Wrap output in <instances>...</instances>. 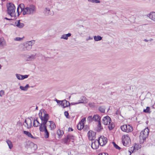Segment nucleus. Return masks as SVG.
<instances>
[{
	"instance_id": "8",
	"label": "nucleus",
	"mask_w": 155,
	"mask_h": 155,
	"mask_svg": "<svg viewBox=\"0 0 155 155\" xmlns=\"http://www.w3.org/2000/svg\"><path fill=\"white\" fill-rule=\"evenodd\" d=\"M107 138L104 136H101L97 140L99 144L101 146L105 145L107 142Z\"/></svg>"
},
{
	"instance_id": "15",
	"label": "nucleus",
	"mask_w": 155,
	"mask_h": 155,
	"mask_svg": "<svg viewBox=\"0 0 155 155\" xmlns=\"http://www.w3.org/2000/svg\"><path fill=\"white\" fill-rule=\"evenodd\" d=\"M101 117L98 114L94 115L93 117V121L95 122L101 121Z\"/></svg>"
},
{
	"instance_id": "24",
	"label": "nucleus",
	"mask_w": 155,
	"mask_h": 155,
	"mask_svg": "<svg viewBox=\"0 0 155 155\" xmlns=\"http://www.w3.org/2000/svg\"><path fill=\"white\" fill-rule=\"evenodd\" d=\"M57 133L58 136V138H60L63 135L64 133V132L62 130H58Z\"/></svg>"
},
{
	"instance_id": "32",
	"label": "nucleus",
	"mask_w": 155,
	"mask_h": 155,
	"mask_svg": "<svg viewBox=\"0 0 155 155\" xmlns=\"http://www.w3.org/2000/svg\"><path fill=\"white\" fill-rule=\"evenodd\" d=\"M98 127V129L97 130L98 131H99L103 129V127L101 125V121H99V123H98V125L97 126Z\"/></svg>"
},
{
	"instance_id": "29",
	"label": "nucleus",
	"mask_w": 155,
	"mask_h": 155,
	"mask_svg": "<svg viewBox=\"0 0 155 155\" xmlns=\"http://www.w3.org/2000/svg\"><path fill=\"white\" fill-rule=\"evenodd\" d=\"M108 124L109 125L108 128L110 130H112L114 127V125L113 123L110 122Z\"/></svg>"
},
{
	"instance_id": "56",
	"label": "nucleus",
	"mask_w": 155,
	"mask_h": 155,
	"mask_svg": "<svg viewBox=\"0 0 155 155\" xmlns=\"http://www.w3.org/2000/svg\"><path fill=\"white\" fill-rule=\"evenodd\" d=\"M98 155H102V153H101V154H99Z\"/></svg>"
},
{
	"instance_id": "16",
	"label": "nucleus",
	"mask_w": 155,
	"mask_h": 155,
	"mask_svg": "<svg viewBox=\"0 0 155 155\" xmlns=\"http://www.w3.org/2000/svg\"><path fill=\"white\" fill-rule=\"evenodd\" d=\"M147 16L152 20L155 21V12H150L147 15Z\"/></svg>"
},
{
	"instance_id": "31",
	"label": "nucleus",
	"mask_w": 155,
	"mask_h": 155,
	"mask_svg": "<svg viewBox=\"0 0 155 155\" xmlns=\"http://www.w3.org/2000/svg\"><path fill=\"white\" fill-rule=\"evenodd\" d=\"M99 110L101 113H104L105 111V107L103 106H100L98 108Z\"/></svg>"
},
{
	"instance_id": "18",
	"label": "nucleus",
	"mask_w": 155,
	"mask_h": 155,
	"mask_svg": "<svg viewBox=\"0 0 155 155\" xmlns=\"http://www.w3.org/2000/svg\"><path fill=\"white\" fill-rule=\"evenodd\" d=\"M6 43L3 37L0 38V46L3 47L6 46Z\"/></svg>"
},
{
	"instance_id": "40",
	"label": "nucleus",
	"mask_w": 155,
	"mask_h": 155,
	"mask_svg": "<svg viewBox=\"0 0 155 155\" xmlns=\"http://www.w3.org/2000/svg\"><path fill=\"white\" fill-rule=\"evenodd\" d=\"M64 115L66 116L67 118H69V113L68 111H65L64 112Z\"/></svg>"
},
{
	"instance_id": "48",
	"label": "nucleus",
	"mask_w": 155,
	"mask_h": 155,
	"mask_svg": "<svg viewBox=\"0 0 155 155\" xmlns=\"http://www.w3.org/2000/svg\"><path fill=\"white\" fill-rule=\"evenodd\" d=\"M120 114V112L119 111V110H117L116 111V114H117V115H119V114Z\"/></svg>"
},
{
	"instance_id": "17",
	"label": "nucleus",
	"mask_w": 155,
	"mask_h": 155,
	"mask_svg": "<svg viewBox=\"0 0 155 155\" xmlns=\"http://www.w3.org/2000/svg\"><path fill=\"white\" fill-rule=\"evenodd\" d=\"M50 123L49 126L51 130H53L56 127L54 122L52 121H48Z\"/></svg>"
},
{
	"instance_id": "41",
	"label": "nucleus",
	"mask_w": 155,
	"mask_h": 155,
	"mask_svg": "<svg viewBox=\"0 0 155 155\" xmlns=\"http://www.w3.org/2000/svg\"><path fill=\"white\" fill-rule=\"evenodd\" d=\"M89 105L90 107H94V103L93 102H91L89 103Z\"/></svg>"
},
{
	"instance_id": "36",
	"label": "nucleus",
	"mask_w": 155,
	"mask_h": 155,
	"mask_svg": "<svg viewBox=\"0 0 155 155\" xmlns=\"http://www.w3.org/2000/svg\"><path fill=\"white\" fill-rule=\"evenodd\" d=\"M113 144L114 147L116 149H118L119 150H120L121 149V148L118 145H117L114 142H113Z\"/></svg>"
},
{
	"instance_id": "39",
	"label": "nucleus",
	"mask_w": 155,
	"mask_h": 155,
	"mask_svg": "<svg viewBox=\"0 0 155 155\" xmlns=\"http://www.w3.org/2000/svg\"><path fill=\"white\" fill-rule=\"evenodd\" d=\"M150 107H147L146 109H144L143 111L145 113H150Z\"/></svg>"
},
{
	"instance_id": "26",
	"label": "nucleus",
	"mask_w": 155,
	"mask_h": 155,
	"mask_svg": "<svg viewBox=\"0 0 155 155\" xmlns=\"http://www.w3.org/2000/svg\"><path fill=\"white\" fill-rule=\"evenodd\" d=\"M23 133L29 137L33 139H35V137L32 135L28 131H24Z\"/></svg>"
},
{
	"instance_id": "33",
	"label": "nucleus",
	"mask_w": 155,
	"mask_h": 155,
	"mask_svg": "<svg viewBox=\"0 0 155 155\" xmlns=\"http://www.w3.org/2000/svg\"><path fill=\"white\" fill-rule=\"evenodd\" d=\"M35 58V55H32L31 56H29L28 58V59L27 60V61L29 60H34Z\"/></svg>"
},
{
	"instance_id": "6",
	"label": "nucleus",
	"mask_w": 155,
	"mask_h": 155,
	"mask_svg": "<svg viewBox=\"0 0 155 155\" xmlns=\"http://www.w3.org/2000/svg\"><path fill=\"white\" fill-rule=\"evenodd\" d=\"M35 41L34 40L27 41L24 45V50H29L32 48V45L35 43Z\"/></svg>"
},
{
	"instance_id": "2",
	"label": "nucleus",
	"mask_w": 155,
	"mask_h": 155,
	"mask_svg": "<svg viewBox=\"0 0 155 155\" xmlns=\"http://www.w3.org/2000/svg\"><path fill=\"white\" fill-rule=\"evenodd\" d=\"M21 9V12L23 15H33L36 12V8L35 5L33 4H30L27 6L25 7L23 4H21L18 6L17 9V12L18 16L19 14V8Z\"/></svg>"
},
{
	"instance_id": "22",
	"label": "nucleus",
	"mask_w": 155,
	"mask_h": 155,
	"mask_svg": "<svg viewBox=\"0 0 155 155\" xmlns=\"http://www.w3.org/2000/svg\"><path fill=\"white\" fill-rule=\"evenodd\" d=\"M41 124H40L39 123L38 120V118H36V119L34 120L33 125L34 127H37L38 126H40Z\"/></svg>"
},
{
	"instance_id": "53",
	"label": "nucleus",
	"mask_w": 155,
	"mask_h": 155,
	"mask_svg": "<svg viewBox=\"0 0 155 155\" xmlns=\"http://www.w3.org/2000/svg\"><path fill=\"white\" fill-rule=\"evenodd\" d=\"M131 148L132 149H133V150H132L131 151H132V152H133V151H134V147H132Z\"/></svg>"
},
{
	"instance_id": "42",
	"label": "nucleus",
	"mask_w": 155,
	"mask_h": 155,
	"mask_svg": "<svg viewBox=\"0 0 155 155\" xmlns=\"http://www.w3.org/2000/svg\"><path fill=\"white\" fill-rule=\"evenodd\" d=\"M23 38L16 37L14 39V40L16 41H21L22 40Z\"/></svg>"
},
{
	"instance_id": "44",
	"label": "nucleus",
	"mask_w": 155,
	"mask_h": 155,
	"mask_svg": "<svg viewBox=\"0 0 155 155\" xmlns=\"http://www.w3.org/2000/svg\"><path fill=\"white\" fill-rule=\"evenodd\" d=\"M55 101L57 102V103L58 104H59L61 105V104L62 103V101H59V100H58L57 99H56Z\"/></svg>"
},
{
	"instance_id": "38",
	"label": "nucleus",
	"mask_w": 155,
	"mask_h": 155,
	"mask_svg": "<svg viewBox=\"0 0 155 155\" xmlns=\"http://www.w3.org/2000/svg\"><path fill=\"white\" fill-rule=\"evenodd\" d=\"M15 75L18 79L22 80V75L18 74H16Z\"/></svg>"
},
{
	"instance_id": "12",
	"label": "nucleus",
	"mask_w": 155,
	"mask_h": 155,
	"mask_svg": "<svg viewBox=\"0 0 155 155\" xmlns=\"http://www.w3.org/2000/svg\"><path fill=\"white\" fill-rule=\"evenodd\" d=\"M91 144V147L94 149H96L98 147L99 144L97 140H93Z\"/></svg>"
},
{
	"instance_id": "50",
	"label": "nucleus",
	"mask_w": 155,
	"mask_h": 155,
	"mask_svg": "<svg viewBox=\"0 0 155 155\" xmlns=\"http://www.w3.org/2000/svg\"><path fill=\"white\" fill-rule=\"evenodd\" d=\"M5 19L7 20H12L13 19H11V18H5Z\"/></svg>"
},
{
	"instance_id": "19",
	"label": "nucleus",
	"mask_w": 155,
	"mask_h": 155,
	"mask_svg": "<svg viewBox=\"0 0 155 155\" xmlns=\"http://www.w3.org/2000/svg\"><path fill=\"white\" fill-rule=\"evenodd\" d=\"M20 20H18L15 22V24L16 25L18 28H21L24 26V24L20 22Z\"/></svg>"
},
{
	"instance_id": "14",
	"label": "nucleus",
	"mask_w": 155,
	"mask_h": 155,
	"mask_svg": "<svg viewBox=\"0 0 155 155\" xmlns=\"http://www.w3.org/2000/svg\"><path fill=\"white\" fill-rule=\"evenodd\" d=\"M73 137V136L72 135H68L66 138L64 139L63 142L65 144H67L69 142L70 139H72V137Z\"/></svg>"
},
{
	"instance_id": "4",
	"label": "nucleus",
	"mask_w": 155,
	"mask_h": 155,
	"mask_svg": "<svg viewBox=\"0 0 155 155\" xmlns=\"http://www.w3.org/2000/svg\"><path fill=\"white\" fill-rule=\"evenodd\" d=\"M149 129L147 128L145 129L143 131H142L140 133L139 136L140 142V143H143L146 140L149 134Z\"/></svg>"
},
{
	"instance_id": "28",
	"label": "nucleus",
	"mask_w": 155,
	"mask_h": 155,
	"mask_svg": "<svg viewBox=\"0 0 155 155\" xmlns=\"http://www.w3.org/2000/svg\"><path fill=\"white\" fill-rule=\"evenodd\" d=\"M94 39L95 41H98L101 40L102 37L99 35L95 36L94 37Z\"/></svg>"
},
{
	"instance_id": "60",
	"label": "nucleus",
	"mask_w": 155,
	"mask_h": 155,
	"mask_svg": "<svg viewBox=\"0 0 155 155\" xmlns=\"http://www.w3.org/2000/svg\"><path fill=\"white\" fill-rule=\"evenodd\" d=\"M30 122H31V120H30Z\"/></svg>"
},
{
	"instance_id": "58",
	"label": "nucleus",
	"mask_w": 155,
	"mask_h": 155,
	"mask_svg": "<svg viewBox=\"0 0 155 155\" xmlns=\"http://www.w3.org/2000/svg\"><path fill=\"white\" fill-rule=\"evenodd\" d=\"M38 109V107H36V109Z\"/></svg>"
},
{
	"instance_id": "7",
	"label": "nucleus",
	"mask_w": 155,
	"mask_h": 155,
	"mask_svg": "<svg viewBox=\"0 0 155 155\" xmlns=\"http://www.w3.org/2000/svg\"><path fill=\"white\" fill-rule=\"evenodd\" d=\"M25 147L27 149H30L32 152H34L37 148V145L32 142L28 143Z\"/></svg>"
},
{
	"instance_id": "27",
	"label": "nucleus",
	"mask_w": 155,
	"mask_h": 155,
	"mask_svg": "<svg viewBox=\"0 0 155 155\" xmlns=\"http://www.w3.org/2000/svg\"><path fill=\"white\" fill-rule=\"evenodd\" d=\"M29 87V85L28 84H27L26 85L25 87H23L22 86H20V88L22 90L24 91H26L28 88Z\"/></svg>"
},
{
	"instance_id": "23",
	"label": "nucleus",
	"mask_w": 155,
	"mask_h": 155,
	"mask_svg": "<svg viewBox=\"0 0 155 155\" xmlns=\"http://www.w3.org/2000/svg\"><path fill=\"white\" fill-rule=\"evenodd\" d=\"M45 13L46 15H52L53 14V12H51L50 10L48 8H46L45 10Z\"/></svg>"
},
{
	"instance_id": "59",
	"label": "nucleus",
	"mask_w": 155,
	"mask_h": 155,
	"mask_svg": "<svg viewBox=\"0 0 155 155\" xmlns=\"http://www.w3.org/2000/svg\"><path fill=\"white\" fill-rule=\"evenodd\" d=\"M129 152H130V153H131V152L129 150Z\"/></svg>"
},
{
	"instance_id": "25",
	"label": "nucleus",
	"mask_w": 155,
	"mask_h": 155,
	"mask_svg": "<svg viewBox=\"0 0 155 155\" xmlns=\"http://www.w3.org/2000/svg\"><path fill=\"white\" fill-rule=\"evenodd\" d=\"M84 127V124H82L81 123L79 122L77 125V128L79 130H81Z\"/></svg>"
},
{
	"instance_id": "3",
	"label": "nucleus",
	"mask_w": 155,
	"mask_h": 155,
	"mask_svg": "<svg viewBox=\"0 0 155 155\" xmlns=\"http://www.w3.org/2000/svg\"><path fill=\"white\" fill-rule=\"evenodd\" d=\"M7 12L8 14L10 15L13 18H15L16 17L15 14V7L14 4L9 3L7 5Z\"/></svg>"
},
{
	"instance_id": "13",
	"label": "nucleus",
	"mask_w": 155,
	"mask_h": 155,
	"mask_svg": "<svg viewBox=\"0 0 155 155\" xmlns=\"http://www.w3.org/2000/svg\"><path fill=\"white\" fill-rule=\"evenodd\" d=\"M61 106H63L64 108L70 106V103L69 101L66 100H64L62 101V103Z\"/></svg>"
},
{
	"instance_id": "30",
	"label": "nucleus",
	"mask_w": 155,
	"mask_h": 155,
	"mask_svg": "<svg viewBox=\"0 0 155 155\" xmlns=\"http://www.w3.org/2000/svg\"><path fill=\"white\" fill-rule=\"evenodd\" d=\"M6 143H7L9 148L10 149H12L13 147V145L12 142L9 140H7L6 141Z\"/></svg>"
},
{
	"instance_id": "54",
	"label": "nucleus",
	"mask_w": 155,
	"mask_h": 155,
	"mask_svg": "<svg viewBox=\"0 0 155 155\" xmlns=\"http://www.w3.org/2000/svg\"><path fill=\"white\" fill-rule=\"evenodd\" d=\"M153 40V39L152 38L150 39L149 40V41H151Z\"/></svg>"
},
{
	"instance_id": "51",
	"label": "nucleus",
	"mask_w": 155,
	"mask_h": 155,
	"mask_svg": "<svg viewBox=\"0 0 155 155\" xmlns=\"http://www.w3.org/2000/svg\"><path fill=\"white\" fill-rule=\"evenodd\" d=\"M102 155H108V153H102Z\"/></svg>"
},
{
	"instance_id": "9",
	"label": "nucleus",
	"mask_w": 155,
	"mask_h": 155,
	"mask_svg": "<svg viewBox=\"0 0 155 155\" xmlns=\"http://www.w3.org/2000/svg\"><path fill=\"white\" fill-rule=\"evenodd\" d=\"M103 123L104 125H107L109 123L111 122L110 117L108 116L104 117L102 119Z\"/></svg>"
},
{
	"instance_id": "55",
	"label": "nucleus",
	"mask_w": 155,
	"mask_h": 155,
	"mask_svg": "<svg viewBox=\"0 0 155 155\" xmlns=\"http://www.w3.org/2000/svg\"><path fill=\"white\" fill-rule=\"evenodd\" d=\"M25 123H26V120H25Z\"/></svg>"
},
{
	"instance_id": "11",
	"label": "nucleus",
	"mask_w": 155,
	"mask_h": 155,
	"mask_svg": "<svg viewBox=\"0 0 155 155\" xmlns=\"http://www.w3.org/2000/svg\"><path fill=\"white\" fill-rule=\"evenodd\" d=\"M95 134L96 133L91 130H90L87 133L88 137L89 139L92 141L94 140V139H93V138L95 137L94 136H95Z\"/></svg>"
},
{
	"instance_id": "57",
	"label": "nucleus",
	"mask_w": 155,
	"mask_h": 155,
	"mask_svg": "<svg viewBox=\"0 0 155 155\" xmlns=\"http://www.w3.org/2000/svg\"><path fill=\"white\" fill-rule=\"evenodd\" d=\"M1 65L0 64V69H1Z\"/></svg>"
},
{
	"instance_id": "49",
	"label": "nucleus",
	"mask_w": 155,
	"mask_h": 155,
	"mask_svg": "<svg viewBox=\"0 0 155 155\" xmlns=\"http://www.w3.org/2000/svg\"><path fill=\"white\" fill-rule=\"evenodd\" d=\"M69 131H72L73 130L72 128L69 127L68 128Z\"/></svg>"
},
{
	"instance_id": "46",
	"label": "nucleus",
	"mask_w": 155,
	"mask_h": 155,
	"mask_svg": "<svg viewBox=\"0 0 155 155\" xmlns=\"http://www.w3.org/2000/svg\"><path fill=\"white\" fill-rule=\"evenodd\" d=\"M4 94V91L3 90H1L0 91V96H2Z\"/></svg>"
},
{
	"instance_id": "62",
	"label": "nucleus",
	"mask_w": 155,
	"mask_h": 155,
	"mask_svg": "<svg viewBox=\"0 0 155 155\" xmlns=\"http://www.w3.org/2000/svg\"><path fill=\"white\" fill-rule=\"evenodd\" d=\"M2 1H4V0H2Z\"/></svg>"
},
{
	"instance_id": "43",
	"label": "nucleus",
	"mask_w": 155,
	"mask_h": 155,
	"mask_svg": "<svg viewBox=\"0 0 155 155\" xmlns=\"http://www.w3.org/2000/svg\"><path fill=\"white\" fill-rule=\"evenodd\" d=\"M29 75H22V80H23L24 79L28 77Z\"/></svg>"
},
{
	"instance_id": "10",
	"label": "nucleus",
	"mask_w": 155,
	"mask_h": 155,
	"mask_svg": "<svg viewBox=\"0 0 155 155\" xmlns=\"http://www.w3.org/2000/svg\"><path fill=\"white\" fill-rule=\"evenodd\" d=\"M87 100L86 97L84 96L81 97L80 100L78 101V102L76 103H72V105H76L80 103H84L87 102Z\"/></svg>"
},
{
	"instance_id": "21",
	"label": "nucleus",
	"mask_w": 155,
	"mask_h": 155,
	"mask_svg": "<svg viewBox=\"0 0 155 155\" xmlns=\"http://www.w3.org/2000/svg\"><path fill=\"white\" fill-rule=\"evenodd\" d=\"M126 132L128 133L131 132L133 130V127L130 124H126Z\"/></svg>"
},
{
	"instance_id": "35",
	"label": "nucleus",
	"mask_w": 155,
	"mask_h": 155,
	"mask_svg": "<svg viewBox=\"0 0 155 155\" xmlns=\"http://www.w3.org/2000/svg\"><path fill=\"white\" fill-rule=\"evenodd\" d=\"M87 120L89 122H92L93 121V117L92 116H89L87 118Z\"/></svg>"
},
{
	"instance_id": "47",
	"label": "nucleus",
	"mask_w": 155,
	"mask_h": 155,
	"mask_svg": "<svg viewBox=\"0 0 155 155\" xmlns=\"http://www.w3.org/2000/svg\"><path fill=\"white\" fill-rule=\"evenodd\" d=\"M93 39V37L89 36L88 38H87L86 40L87 41H88L90 40Z\"/></svg>"
},
{
	"instance_id": "5",
	"label": "nucleus",
	"mask_w": 155,
	"mask_h": 155,
	"mask_svg": "<svg viewBox=\"0 0 155 155\" xmlns=\"http://www.w3.org/2000/svg\"><path fill=\"white\" fill-rule=\"evenodd\" d=\"M122 142L123 145L125 146L128 147L131 141L130 137L127 135H124L122 137Z\"/></svg>"
},
{
	"instance_id": "1",
	"label": "nucleus",
	"mask_w": 155,
	"mask_h": 155,
	"mask_svg": "<svg viewBox=\"0 0 155 155\" xmlns=\"http://www.w3.org/2000/svg\"><path fill=\"white\" fill-rule=\"evenodd\" d=\"M38 115L42 122L39 127V130L41 132L45 131V138H48L49 133L47 130L46 124L49 118V114L46 113V111L43 110H40Z\"/></svg>"
},
{
	"instance_id": "37",
	"label": "nucleus",
	"mask_w": 155,
	"mask_h": 155,
	"mask_svg": "<svg viewBox=\"0 0 155 155\" xmlns=\"http://www.w3.org/2000/svg\"><path fill=\"white\" fill-rule=\"evenodd\" d=\"M121 129L122 131L126 132V125H124L121 126Z\"/></svg>"
},
{
	"instance_id": "52",
	"label": "nucleus",
	"mask_w": 155,
	"mask_h": 155,
	"mask_svg": "<svg viewBox=\"0 0 155 155\" xmlns=\"http://www.w3.org/2000/svg\"><path fill=\"white\" fill-rule=\"evenodd\" d=\"M144 41H145V42H148L149 41V40H147L146 39H145L144 40Z\"/></svg>"
},
{
	"instance_id": "45",
	"label": "nucleus",
	"mask_w": 155,
	"mask_h": 155,
	"mask_svg": "<svg viewBox=\"0 0 155 155\" xmlns=\"http://www.w3.org/2000/svg\"><path fill=\"white\" fill-rule=\"evenodd\" d=\"M86 121V118H83L80 122L82 124H84V122Z\"/></svg>"
},
{
	"instance_id": "34",
	"label": "nucleus",
	"mask_w": 155,
	"mask_h": 155,
	"mask_svg": "<svg viewBox=\"0 0 155 155\" xmlns=\"http://www.w3.org/2000/svg\"><path fill=\"white\" fill-rule=\"evenodd\" d=\"M88 1L93 3H97L100 2V1L99 0H88Z\"/></svg>"
},
{
	"instance_id": "20",
	"label": "nucleus",
	"mask_w": 155,
	"mask_h": 155,
	"mask_svg": "<svg viewBox=\"0 0 155 155\" xmlns=\"http://www.w3.org/2000/svg\"><path fill=\"white\" fill-rule=\"evenodd\" d=\"M71 35V34L70 33H68L66 34H64L61 36V38L67 40L68 39V37H70Z\"/></svg>"
},
{
	"instance_id": "61",
	"label": "nucleus",
	"mask_w": 155,
	"mask_h": 155,
	"mask_svg": "<svg viewBox=\"0 0 155 155\" xmlns=\"http://www.w3.org/2000/svg\"><path fill=\"white\" fill-rule=\"evenodd\" d=\"M50 2L51 3H52L51 2V1H50Z\"/></svg>"
}]
</instances>
